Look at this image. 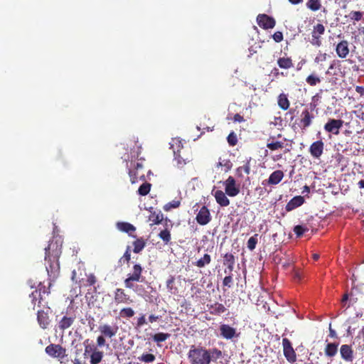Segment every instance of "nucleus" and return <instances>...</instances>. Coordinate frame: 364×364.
<instances>
[{
	"instance_id": "nucleus-58",
	"label": "nucleus",
	"mask_w": 364,
	"mask_h": 364,
	"mask_svg": "<svg viewBox=\"0 0 364 364\" xmlns=\"http://www.w3.org/2000/svg\"><path fill=\"white\" fill-rule=\"evenodd\" d=\"M144 168V165L142 164V162H137L136 164L134 166V169L139 171H140V170L143 169Z\"/></svg>"
},
{
	"instance_id": "nucleus-53",
	"label": "nucleus",
	"mask_w": 364,
	"mask_h": 364,
	"mask_svg": "<svg viewBox=\"0 0 364 364\" xmlns=\"http://www.w3.org/2000/svg\"><path fill=\"white\" fill-rule=\"evenodd\" d=\"M175 282V278L173 276H171L166 281V288L168 289V290L172 293V290H173V284Z\"/></svg>"
},
{
	"instance_id": "nucleus-25",
	"label": "nucleus",
	"mask_w": 364,
	"mask_h": 364,
	"mask_svg": "<svg viewBox=\"0 0 364 364\" xmlns=\"http://www.w3.org/2000/svg\"><path fill=\"white\" fill-rule=\"evenodd\" d=\"M149 212V220L152 222V224L158 225L162 222L164 215L161 210H156L153 208H151Z\"/></svg>"
},
{
	"instance_id": "nucleus-15",
	"label": "nucleus",
	"mask_w": 364,
	"mask_h": 364,
	"mask_svg": "<svg viewBox=\"0 0 364 364\" xmlns=\"http://www.w3.org/2000/svg\"><path fill=\"white\" fill-rule=\"evenodd\" d=\"M114 300L117 304H129L133 302L129 295L125 292L124 289L121 288H117L114 291Z\"/></svg>"
},
{
	"instance_id": "nucleus-13",
	"label": "nucleus",
	"mask_w": 364,
	"mask_h": 364,
	"mask_svg": "<svg viewBox=\"0 0 364 364\" xmlns=\"http://www.w3.org/2000/svg\"><path fill=\"white\" fill-rule=\"evenodd\" d=\"M258 26L263 29H270L275 26L276 21L274 18L267 14H259L257 17Z\"/></svg>"
},
{
	"instance_id": "nucleus-12",
	"label": "nucleus",
	"mask_w": 364,
	"mask_h": 364,
	"mask_svg": "<svg viewBox=\"0 0 364 364\" xmlns=\"http://www.w3.org/2000/svg\"><path fill=\"white\" fill-rule=\"evenodd\" d=\"M50 313V309L48 306L46 307V310H38L37 312V321L40 327L43 329H46L48 327L50 323L49 314Z\"/></svg>"
},
{
	"instance_id": "nucleus-35",
	"label": "nucleus",
	"mask_w": 364,
	"mask_h": 364,
	"mask_svg": "<svg viewBox=\"0 0 364 364\" xmlns=\"http://www.w3.org/2000/svg\"><path fill=\"white\" fill-rule=\"evenodd\" d=\"M306 6L313 11H318L321 7V0H308Z\"/></svg>"
},
{
	"instance_id": "nucleus-43",
	"label": "nucleus",
	"mask_w": 364,
	"mask_h": 364,
	"mask_svg": "<svg viewBox=\"0 0 364 364\" xmlns=\"http://www.w3.org/2000/svg\"><path fill=\"white\" fill-rule=\"evenodd\" d=\"M309 229L307 228H304L302 225H296L294 228V232L296 235L297 237H301L304 233L306 231H308Z\"/></svg>"
},
{
	"instance_id": "nucleus-21",
	"label": "nucleus",
	"mask_w": 364,
	"mask_h": 364,
	"mask_svg": "<svg viewBox=\"0 0 364 364\" xmlns=\"http://www.w3.org/2000/svg\"><path fill=\"white\" fill-rule=\"evenodd\" d=\"M304 198L301 196H294L286 205L285 209L287 212H290L294 209L301 206L304 203Z\"/></svg>"
},
{
	"instance_id": "nucleus-16",
	"label": "nucleus",
	"mask_w": 364,
	"mask_h": 364,
	"mask_svg": "<svg viewBox=\"0 0 364 364\" xmlns=\"http://www.w3.org/2000/svg\"><path fill=\"white\" fill-rule=\"evenodd\" d=\"M197 223L200 225H205L211 220L209 209L203 205L196 217Z\"/></svg>"
},
{
	"instance_id": "nucleus-40",
	"label": "nucleus",
	"mask_w": 364,
	"mask_h": 364,
	"mask_svg": "<svg viewBox=\"0 0 364 364\" xmlns=\"http://www.w3.org/2000/svg\"><path fill=\"white\" fill-rule=\"evenodd\" d=\"M306 82L311 86H315L321 82V79L316 75H310L306 79Z\"/></svg>"
},
{
	"instance_id": "nucleus-7",
	"label": "nucleus",
	"mask_w": 364,
	"mask_h": 364,
	"mask_svg": "<svg viewBox=\"0 0 364 364\" xmlns=\"http://www.w3.org/2000/svg\"><path fill=\"white\" fill-rule=\"evenodd\" d=\"M45 351L49 356L60 360L67 357L66 349L59 344L51 343L46 346Z\"/></svg>"
},
{
	"instance_id": "nucleus-29",
	"label": "nucleus",
	"mask_w": 364,
	"mask_h": 364,
	"mask_svg": "<svg viewBox=\"0 0 364 364\" xmlns=\"http://www.w3.org/2000/svg\"><path fill=\"white\" fill-rule=\"evenodd\" d=\"M338 343H329L324 349L325 355L327 357L332 358L337 354Z\"/></svg>"
},
{
	"instance_id": "nucleus-4",
	"label": "nucleus",
	"mask_w": 364,
	"mask_h": 364,
	"mask_svg": "<svg viewBox=\"0 0 364 364\" xmlns=\"http://www.w3.org/2000/svg\"><path fill=\"white\" fill-rule=\"evenodd\" d=\"M143 268L140 264H135L132 267V272L128 274L124 279V286L128 289H133L134 282H143L144 277L142 276Z\"/></svg>"
},
{
	"instance_id": "nucleus-22",
	"label": "nucleus",
	"mask_w": 364,
	"mask_h": 364,
	"mask_svg": "<svg viewBox=\"0 0 364 364\" xmlns=\"http://www.w3.org/2000/svg\"><path fill=\"white\" fill-rule=\"evenodd\" d=\"M284 176V172L281 170H277L273 171L268 180L267 181V183L268 185H277L279 183Z\"/></svg>"
},
{
	"instance_id": "nucleus-44",
	"label": "nucleus",
	"mask_w": 364,
	"mask_h": 364,
	"mask_svg": "<svg viewBox=\"0 0 364 364\" xmlns=\"http://www.w3.org/2000/svg\"><path fill=\"white\" fill-rule=\"evenodd\" d=\"M227 140L230 146H235L237 143V137L236 134L234 132H230L227 137Z\"/></svg>"
},
{
	"instance_id": "nucleus-33",
	"label": "nucleus",
	"mask_w": 364,
	"mask_h": 364,
	"mask_svg": "<svg viewBox=\"0 0 364 364\" xmlns=\"http://www.w3.org/2000/svg\"><path fill=\"white\" fill-rule=\"evenodd\" d=\"M133 252L134 253H139L146 246V241L143 237L136 238L133 242Z\"/></svg>"
},
{
	"instance_id": "nucleus-63",
	"label": "nucleus",
	"mask_w": 364,
	"mask_h": 364,
	"mask_svg": "<svg viewBox=\"0 0 364 364\" xmlns=\"http://www.w3.org/2000/svg\"><path fill=\"white\" fill-rule=\"evenodd\" d=\"M309 192H310V188H309V186H306H306H304L303 187V190H302V192H301V193H309Z\"/></svg>"
},
{
	"instance_id": "nucleus-50",
	"label": "nucleus",
	"mask_w": 364,
	"mask_h": 364,
	"mask_svg": "<svg viewBox=\"0 0 364 364\" xmlns=\"http://www.w3.org/2000/svg\"><path fill=\"white\" fill-rule=\"evenodd\" d=\"M97 282V278L94 275V274H90L87 276L86 283L85 284V286H92Z\"/></svg>"
},
{
	"instance_id": "nucleus-47",
	"label": "nucleus",
	"mask_w": 364,
	"mask_h": 364,
	"mask_svg": "<svg viewBox=\"0 0 364 364\" xmlns=\"http://www.w3.org/2000/svg\"><path fill=\"white\" fill-rule=\"evenodd\" d=\"M179 205H180V202L179 201H178V200H173V201L166 204L164 205V209L166 211H168L171 208H176L179 207Z\"/></svg>"
},
{
	"instance_id": "nucleus-17",
	"label": "nucleus",
	"mask_w": 364,
	"mask_h": 364,
	"mask_svg": "<svg viewBox=\"0 0 364 364\" xmlns=\"http://www.w3.org/2000/svg\"><path fill=\"white\" fill-rule=\"evenodd\" d=\"M340 354L341 358L347 362L352 363L354 359V352L351 346L348 344H343L340 348Z\"/></svg>"
},
{
	"instance_id": "nucleus-51",
	"label": "nucleus",
	"mask_w": 364,
	"mask_h": 364,
	"mask_svg": "<svg viewBox=\"0 0 364 364\" xmlns=\"http://www.w3.org/2000/svg\"><path fill=\"white\" fill-rule=\"evenodd\" d=\"M131 259V253H128V252H125L123 256L119 259V263H126L129 264Z\"/></svg>"
},
{
	"instance_id": "nucleus-8",
	"label": "nucleus",
	"mask_w": 364,
	"mask_h": 364,
	"mask_svg": "<svg viewBox=\"0 0 364 364\" xmlns=\"http://www.w3.org/2000/svg\"><path fill=\"white\" fill-rule=\"evenodd\" d=\"M282 347L284 356L289 363L296 361V353L292 347L291 341L287 338L282 339Z\"/></svg>"
},
{
	"instance_id": "nucleus-31",
	"label": "nucleus",
	"mask_w": 364,
	"mask_h": 364,
	"mask_svg": "<svg viewBox=\"0 0 364 364\" xmlns=\"http://www.w3.org/2000/svg\"><path fill=\"white\" fill-rule=\"evenodd\" d=\"M277 64L279 68L283 69H289L294 67L292 60L289 57H282L277 60Z\"/></svg>"
},
{
	"instance_id": "nucleus-10",
	"label": "nucleus",
	"mask_w": 364,
	"mask_h": 364,
	"mask_svg": "<svg viewBox=\"0 0 364 364\" xmlns=\"http://www.w3.org/2000/svg\"><path fill=\"white\" fill-rule=\"evenodd\" d=\"M225 193L230 197H235L240 193V186L236 185L235 179L230 176L224 182Z\"/></svg>"
},
{
	"instance_id": "nucleus-11",
	"label": "nucleus",
	"mask_w": 364,
	"mask_h": 364,
	"mask_svg": "<svg viewBox=\"0 0 364 364\" xmlns=\"http://www.w3.org/2000/svg\"><path fill=\"white\" fill-rule=\"evenodd\" d=\"M220 336L226 340H232L239 336L235 328L230 326L228 324L222 323L219 327Z\"/></svg>"
},
{
	"instance_id": "nucleus-19",
	"label": "nucleus",
	"mask_w": 364,
	"mask_h": 364,
	"mask_svg": "<svg viewBox=\"0 0 364 364\" xmlns=\"http://www.w3.org/2000/svg\"><path fill=\"white\" fill-rule=\"evenodd\" d=\"M324 143L321 140L313 142L309 147L311 155L315 159H319L323 154Z\"/></svg>"
},
{
	"instance_id": "nucleus-59",
	"label": "nucleus",
	"mask_w": 364,
	"mask_h": 364,
	"mask_svg": "<svg viewBox=\"0 0 364 364\" xmlns=\"http://www.w3.org/2000/svg\"><path fill=\"white\" fill-rule=\"evenodd\" d=\"M226 267H227V268L225 269V270H224L225 273H226V274H228L229 275H232V272L234 269V265H232V268L231 269H230L229 266H226Z\"/></svg>"
},
{
	"instance_id": "nucleus-5",
	"label": "nucleus",
	"mask_w": 364,
	"mask_h": 364,
	"mask_svg": "<svg viewBox=\"0 0 364 364\" xmlns=\"http://www.w3.org/2000/svg\"><path fill=\"white\" fill-rule=\"evenodd\" d=\"M315 119V114L313 109L305 107L299 117V127L302 130H306L312 124Z\"/></svg>"
},
{
	"instance_id": "nucleus-34",
	"label": "nucleus",
	"mask_w": 364,
	"mask_h": 364,
	"mask_svg": "<svg viewBox=\"0 0 364 364\" xmlns=\"http://www.w3.org/2000/svg\"><path fill=\"white\" fill-rule=\"evenodd\" d=\"M235 258L232 253H226L223 256V264L225 266H229L230 269L232 268V265H235Z\"/></svg>"
},
{
	"instance_id": "nucleus-2",
	"label": "nucleus",
	"mask_w": 364,
	"mask_h": 364,
	"mask_svg": "<svg viewBox=\"0 0 364 364\" xmlns=\"http://www.w3.org/2000/svg\"><path fill=\"white\" fill-rule=\"evenodd\" d=\"M190 364H210L223 356V353L217 348L207 349L201 346L193 345L187 354Z\"/></svg>"
},
{
	"instance_id": "nucleus-26",
	"label": "nucleus",
	"mask_w": 364,
	"mask_h": 364,
	"mask_svg": "<svg viewBox=\"0 0 364 364\" xmlns=\"http://www.w3.org/2000/svg\"><path fill=\"white\" fill-rule=\"evenodd\" d=\"M207 306L210 310V314L212 315H220L225 313L227 310L223 304H220L218 302L208 304Z\"/></svg>"
},
{
	"instance_id": "nucleus-38",
	"label": "nucleus",
	"mask_w": 364,
	"mask_h": 364,
	"mask_svg": "<svg viewBox=\"0 0 364 364\" xmlns=\"http://www.w3.org/2000/svg\"><path fill=\"white\" fill-rule=\"evenodd\" d=\"M159 237L164 241L165 244L169 243L171 240L170 231L167 229L161 231L159 234Z\"/></svg>"
},
{
	"instance_id": "nucleus-41",
	"label": "nucleus",
	"mask_w": 364,
	"mask_h": 364,
	"mask_svg": "<svg viewBox=\"0 0 364 364\" xmlns=\"http://www.w3.org/2000/svg\"><path fill=\"white\" fill-rule=\"evenodd\" d=\"M267 147L271 151H275L279 149L284 148V143L282 141H272L270 143H267Z\"/></svg>"
},
{
	"instance_id": "nucleus-49",
	"label": "nucleus",
	"mask_w": 364,
	"mask_h": 364,
	"mask_svg": "<svg viewBox=\"0 0 364 364\" xmlns=\"http://www.w3.org/2000/svg\"><path fill=\"white\" fill-rule=\"evenodd\" d=\"M233 284L232 275H228L225 277L223 280V285L228 287H231Z\"/></svg>"
},
{
	"instance_id": "nucleus-55",
	"label": "nucleus",
	"mask_w": 364,
	"mask_h": 364,
	"mask_svg": "<svg viewBox=\"0 0 364 364\" xmlns=\"http://www.w3.org/2000/svg\"><path fill=\"white\" fill-rule=\"evenodd\" d=\"M233 120L235 122H245V119L240 114H235L233 117Z\"/></svg>"
},
{
	"instance_id": "nucleus-52",
	"label": "nucleus",
	"mask_w": 364,
	"mask_h": 364,
	"mask_svg": "<svg viewBox=\"0 0 364 364\" xmlns=\"http://www.w3.org/2000/svg\"><path fill=\"white\" fill-rule=\"evenodd\" d=\"M105 336H104L102 334L99 336L97 338V345H95L97 347H102L105 346L106 344V340Z\"/></svg>"
},
{
	"instance_id": "nucleus-54",
	"label": "nucleus",
	"mask_w": 364,
	"mask_h": 364,
	"mask_svg": "<svg viewBox=\"0 0 364 364\" xmlns=\"http://www.w3.org/2000/svg\"><path fill=\"white\" fill-rule=\"evenodd\" d=\"M272 38L275 42L280 43L283 41V33L281 31H277L273 34Z\"/></svg>"
},
{
	"instance_id": "nucleus-6",
	"label": "nucleus",
	"mask_w": 364,
	"mask_h": 364,
	"mask_svg": "<svg viewBox=\"0 0 364 364\" xmlns=\"http://www.w3.org/2000/svg\"><path fill=\"white\" fill-rule=\"evenodd\" d=\"M170 149L173 150L175 159L178 161V164H186L188 161V158H184L181 154V150L183 149V144L181 140L177 138L172 139L170 143Z\"/></svg>"
},
{
	"instance_id": "nucleus-46",
	"label": "nucleus",
	"mask_w": 364,
	"mask_h": 364,
	"mask_svg": "<svg viewBox=\"0 0 364 364\" xmlns=\"http://www.w3.org/2000/svg\"><path fill=\"white\" fill-rule=\"evenodd\" d=\"M139 359L145 363H151L155 360V355L151 353L142 354Z\"/></svg>"
},
{
	"instance_id": "nucleus-60",
	"label": "nucleus",
	"mask_w": 364,
	"mask_h": 364,
	"mask_svg": "<svg viewBox=\"0 0 364 364\" xmlns=\"http://www.w3.org/2000/svg\"><path fill=\"white\" fill-rule=\"evenodd\" d=\"M348 300V294H345L343 296V298L341 299V303L343 304V306H345L346 305V301Z\"/></svg>"
},
{
	"instance_id": "nucleus-61",
	"label": "nucleus",
	"mask_w": 364,
	"mask_h": 364,
	"mask_svg": "<svg viewBox=\"0 0 364 364\" xmlns=\"http://www.w3.org/2000/svg\"><path fill=\"white\" fill-rule=\"evenodd\" d=\"M159 317L154 315H150L149 316V321L150 323L155 322L158 320Z\"/></svg>"
},
{
	"instance_id": "nucleus-23",
	"label": "nucleus",
	"mask_w": 364,
	"mask_h": 364,
	"mask_svg": "<svg viewBox=\"0 0 364 364\" xmlns=\"http://www.w3.org/2000/svg\"><path fill=\"white\" fill-rule=\"evenodd\" d=\"M214 197L216 202L222 207H226L230 204V200L226 196V193L221 190H217L214 193Z\"/></svg>"
},
{
	"instance_id": "nucleus-37",
	"label": "nucleus",
	"mask_w": 364,
	"mask_h": 364,
	"mask_svg": "<svg viewBox=\"0 0 364 364\" xmlns=\"http://www.w3.org/2000/svg\"><path fill=\"white\" fill-rule=\"evenodd\" d=\"M170 336L171 335L169 333L161 332V333H158L154 334L152 336V338L155 342L159 343V342L165 341L170 337Z\"/></svg>"
},
{
	"instance_id": "nucleus-45",
	"label": "nucleus",
	"mask_w": 364,
	"mask_h": 364,
	"mask_svg": "<svg viewBox=\"0 0 364 364\" xmlns=\"http://www.w3.org/2000/svg\"><path fill=\"white\" fill-rule=\"evenodd\" d=\"M257 235H255L254 236L249 238L247 240V247L250 250H253L256 247V245L257 243Z\"/></svg>"
},
{
	"instance_id": "nucleus-1",
	"label": "nucleus",
	"mask_w": 364,
	"mask_h": 364,
	"mask_svg": "<svg viewBox=\"0 0 364 364\" xmlns=\"http://www.w3.org/2000/svg\"><path fill=\"white\" fill-rule=\"evenodd\" d=\"M62 253V242L56 241H51L48 247L45 248V262L46 268L49 277L48 287L39 284L37 289L32 291L29 295L31 299V303L33 305V309L37 306L40 307L43 301V294L48 295L50 294V287L52 285V282L58 277L60 272V262L59 258Z\"/></svg>"
},
{
	"instance_id": "nucleus-39",
	"label": "nucleus",
	"mask_w": 364,
	"mask_h": 364,
	"mask_svg": "<svg viewBox=\"0 0 364 364\" xmlns=\"http://www.w3.org/2000/svg\"><path fill=\"white\" fill-rule=\"evenodd\" d=\"M134 315V311L131 307L123 308L119 312L122 318H132Z\"/></svg>"
},
{
	"instance_id": "nucleus-36",
	"label": "nucleus",
	"mask_w": 364,
	"mask_h": 364,
	"mask_svg": "<svg viewBox=\"0 0 364 364\" xmlns=\"http://www.w3.org/2000/svg\"><path fill=\"white\" fill-rule=\"evenodd\" d=\"M151 184L147 182H144L143 184H141L139 189H138V193L140 196H146L150 190H151Z\"/></svg>"
},
{
	"instance_id": "nucleus-62",
	"label": "nucleus",
	"mask_w": 364,
	"mask_h": 364,
	"mask_svg": "<svg viewBox=\"0 0 364 364\" xmlns=\"http://www.w3.org/2000/svg\"><path fill=\"white\" fill-rule=\"evenodd\" d=\"M329 336L332 338L336 337V331L332 329L331 327L329 328Z\"/></svg>"
},
{
	"instance_id": "nucleus-28",
	"label": "nucleus",
	"mask_w": 364,
	"mask_h": 364,
	"mask_svg": "<svg viewBox=\"0 0 364 364\" xmlns=\"http://www.w3.org/2000/svg\"><path fill=\"white\" fill-rule=\"evenodd\" d=\"M211 260V256L209 254L205 253L203 255V257L193 262V264L198 268H203L205 266L210 264Z\"/></svg>"
},
{
	"instance_id": "nucleus-27",
	"label": "nucleus",
	"mask_w": 364,
	"mask_h": 364,
	"mask_svg": "<svg viewBox=\"0 0 364 364\" xmlns=\"http://www.w3.org/2000/svg\"><path fill=\"white\" fill-rule=\"evenodd\" d=\"M117 228L119 230L127 232L133 237H136L135 235H132V232L136 230V228L132 224L127 222H118L117 223Z\"/></svg>"
},
{
	"instance_id": "nucleus-56",
	"label": "nucleus",
	"mask_w": 364,
	"mask_h": 364,
	"mask_svg": "<svg viewBox=\"0 0 364 364\" xmlns=\"http://www.w3.org/2000/svg\"><path fill=\"white\" fill-rule=\"evenodd\" d=\"M146 323V318H145V316H141V317H139L138 318V321H137V325L139 326H141L144 324Z\"/></svg>"
},
{
	"instance_id": "nucleus-32",
	"label": "nucleus",
	"mask_w": 364,
	"mask_h": 364,
	"mask_svg": "<svg viewBox=\"0 0 364 364\" xmlns=\"http://www.w3.org/2000/svg\"><path fill=\"white\" fill-rule=\"evenodd\" d=\"M277 103L279 107L283 110H287L290 105L287 95L284 93H282L278 96Z\"/></svg>"
},
{
	"instance_id": "nucleus-14",
	"label": "nucleus",
	"mask_w": 364,
	"mask_h": 364,
	"mask_svg": "<svg viewBox=\"0 0 364 364\" xmlns=\"http://www.w3.org/2000/svg\"><path fill=\"white\" fill-rule=\"evenodd\" d=\"M343 123L344 122L342 119H329L324 125V129L327 132L338 135Z\"/></svg>"
},
{
	"instance_id": "nucleus-42",
	"label": "nucleus",
	"mask_w": 364,
	"mask_h": 364,
	"mask_svg": "<svg viewBox=\"0 0 364 364\" xmlns=\"http://www.w3.org/2000/svg\"><path fill=\"white\" fill-rule=\"evenodd\" d=\"M363 16V13L359 11H352L349 14V17L350 20L354 21H359L362 19Z\"/></svg>"
},
{
	"instance_id": "nucleus-24",
	"label": "nucleus",
	"mask_w": 364,
	"mask_h": 364,
	"mask_svg": "<svg viewBox=\"0 0 364 364\" xmlns=\"http://www.w3.org/2000/svg\"><path fill=\"white\" fill-rule=\"evenodd\" d=\"M75 316H64L63 318L60 320L58 323V328L60 331H64L66 329L69 328L75 322Z\"/></svg>"
},
{
	"instance_id": "nucleus-64",
	"label": "nucleus",
	"mask_w": 364,
	"mask_h": 364,
	"mask_svg": "<svg viewBox=\"0 0 364 364\" xmlns=\"http://www.w3.org/2000/svg\"><path fill=\"white\" fill-rule=\"evenodd\" d=\"M358 187L360 188H364V179L360 180V181H358Z\"/></svg>"
},
{
	"instance_id": "nucleus-18",
	"label": "nucleus",
	"mask_w": 364,
	"mask_h": 364,
	"mask_svg": "<svg viewBox=\"0 0 364 364\" xmlns=\"http://www.w3.org/2000/svg\"><path fill=\"white\" fill-rule=\"evenodd\" d=\"M98 329L104 336L112 338L117 335L119 327L117 325L110 326L109 324H103L100 325Z\"/></svg>"
},
{
	"instance_id": "nucleus-57",
	"label": "nucleus",
	"mask_w": 364,
	"mask_h": 364,
	"mask_svg": "<svg viewBox=\"0 0 364 364\" xmlns=\"http://www.w3.org/2000/svg\"><path fill=\"white\" fill-rule=\"evenodd\" d=\"M355 91L357 93L360 94V95H364V87L363 86H356L355 87Z\"/></svg>"
},
{
	"instance_id": "nucleus-20",
	"label": "nucleus",
	"mask_w": 364,
	"mask_h": 364,
	"mask_svg": "<svg viewBox=\"0 0 364 364\" xmlns=\"http://www.w3.org/2000/svg\"><path fill=\"white\" fill-rule=\"evenodd\" d=\"M336 53L341 58H345L349 54L348 42L343 40L336 47Z\"/></svg>"
},
{
	"instance_id": "nucleus-9",
	"label": "nucleus",
	"mask_w": 364,
	"mask_h": 364,
	"mask_svg": "<svg viewBox=\"0 0 364 364\" xmlns=\"http://www.w3.org/2000/svg\"><path fill=\"white\" fill-rule=\"evenodd\" d=\"M325 33V27L321 23H317L313 27L311 32V39L310 43L315 46L320 47L321 46V36Z\"/></svg>"
},
{
	"instance_id": "nucleus-30",
	"label": "nucleus",
	"mask_w": 364,
	"mask_h": 364,
	"mask_svg": "<svg viewBox=\"0 0 364 364\" xmlns=\"http://www.w3.org/2000/svg\"><path fill=\"white\" fill-rule=\"evenodd\" d=\"M129 175L130 177V181L132 183H135L138 182V180L140 179L141 181H145V176L144 173H140L139 171H136V169H130L129 171Z\"/></svg>"
},
{
	"instance_id": "nucleus-48",
	"label": "nucleus",
	"mask_w": 364,
	"mask_h": 364,
	"mask_svg": "<svg viewBox=\"0 0 364 364\" xmlns=\"http://www.w3.org/2000/svg\"><path fill=\"white\" fill-rule=\"evenodd\" d=\"M250 160H247L245 164L242 166H240L237 168L238 171L242 170L247 175H249L250 173Z\"/></svg>"
},
{
	"instance_id": "nucleus-3",
	"label": "nucleus",
	"mask_w": 364,
	"mask_h": 364,
	"mask_svg": "<svg viewBox=\"0 0 364 364\" xmlns=\"http://www.w3.org/2000/svg\"><path fill=\"white\" fill-rule=\"evenodd\" d=\"M85 347L84 356L90 358V364H99L102 362L104 357V352L100 350L89 339L83 342Z\"/></svg>"
}]
</instances>
